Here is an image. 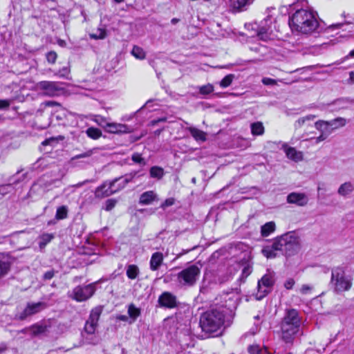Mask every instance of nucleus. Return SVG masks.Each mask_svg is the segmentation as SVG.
Here are the masks:
<instances>
[{
	"mask_svg": "<svg viewBox=\"0 0 354 354\" xmlns=\"http://www.w3.org/2000/svg\"><path fill=\"white\" fill-rule=\"evenodd\" d=\"M346 124V120L342 117H338L335 119L328 121L329 127H331V130L338 129L339 127H344Z\"/></svg>",
	"mask_w": 354,
	"mask_h": 354,
	"instance_id": "a878e982",
	"label": "nucleus"
},
{
	"mask_svg": "<svg viewBox=\"0 0 354 354\" xmlns=\"http://www.w3.org/2000/svg\"><path fill=\"white\" fill-rule=\"evenodd\" d=\"M354 190V185L351 182H346L340 185L337 193L342 196H346Z\"/></svg>",
	"mask_w": 354,
	"mask_h": 354,
	"instance_id": "5701e85b",
	"label": "nucleus"
},
{
	"mask_svg": "<svg viewBox=\"0 0 354 354\" xmlns=\"http://www.w3.org/2000/svg\"><path fill=\"white\" fill-rule=\"evenodd\" d=\"M301 317L299 312L294 308L286 309L280 322L281 337L286 343H292L295 335L299 331Z\"/></svg>",
	"mask_w": 354,
	"mask_h": 354,
	"instance_id": "7ed1b4c3",
	"label": "nucleus"
},
{
	"mask_svg": "<svg viewBox=\"0 0 354 354\" xmlns=\"http://www.w3.org/2000/svg\"><path fill=\"white\" fill-rule=\"evenodd\" d=\"M131 159L136 163H138V164L142 165H145V160L143 158L141 157V155L140 153H133L132 155Z\"/></svg>",
	"mask_w": 354,
	"mask_h": 354,
	"instance_id": "49530a36",
	"label": "nucleus"
},
{
	"mask_svg": "<svg viewBox=\"0 0 354 354\" xmlns=\"http://www.w3.org/2000/svg\"><path fill=\"white\" fill-rule=\"evenodd\" d=\"M294 284H295L294 279L290 278L286 281V282L284 283V287L286 289L290 290V289L292 288Z\"/></svg>",
	"mask_w": 354,
	"mask_h": 354,
	"instance_id": "3c124183",
	"label": "nucleus"
},
{
	"mask_svg": "<svg viewBox=\"0 0 354 354\" xmlns=\"http://www.w3.org/2000/svg\"><path fill=\"white\" fill-rule=\"evenodd\" d=\"M310 290V287L308 285H303L301 288V292L302 294H306L308 290Z\"/></svg>",
	"mask_w": 354,
	"mask_h": 354,
	"instance_id": "bf43d9fd",
	"label": "nucleus"
},
{
	"mask_svg": "<svg viewBox=\"0 0 354 354\" xmlns=\"http://www.w3.org/2000/svg\"><path fill=\"white\" fill-rule=\"evenodd\" d=\"M116 319L123 322H129V318L127 315H118L116 317Z\"/></svg>",
	"mask_w": 354,
	"mask_h": 354,
	"instance_id": "052dcab7",
	"label": "nucleus"
},
{
	"mask_svg": "<svg viewBox=\"0 0 354 354\" xmlns=\"http://www.w3.org/2000/svg\"><path fill=\"white\" fill-rule=\"evenodd\" d=\"M342 25H343V24L338 23V24H336L331 25L329 28H340L341 26H342Z\"/></svg>",
	"mask_w": 354,
	"mask_h": 354,
	"instance_id": "69168bd1",
	"label": "nucleus"
},
{
	"mask_svg": "<svg viewBox=\"0 0 354 354\" xmlns=\"http://www.w3.org/2000/svg\"><path fill=\"white\" fill-rule=\"evenodd\" d=\"M254 0H230L232 6L239 10H244L253 3Z\"/></svg>",
	"mask_w": 354,
	"mask_h": 354,
	"instance_id": "cd10ccee",
	"label": "nucleus"
},
{
	"mask_svg": "<svg viewBox=\"0 0 354 354\" xmlns=\"http://www.w3.org/2000/svg\"><path fill=\"white\" fill-rule=\"evenodd\" d=\"M149 173L151 178L160 179L164 175V170L162 167L153 166L151 167Z\"/></svg>",
	"mask_w": 354,
	"mask_h": 354,
	"instance_id": "7c9ffc66",
	"label": "nucleus"
},
{
	"mask_svg": "<svg viewBox=\"0 0 354 354\" xmlns=\"http://www.w3.org/2000/svg\"><path fill=\"white\" fill-rule=\"evenodd\" d=\"M86 133L89 138L93 139H97L102 135L101 131L99 129L93 127L88 128L86 130Z\"/></svg>",
	"mask_w": 354,
	"mask_h": 354,
	"instance_id": "4c0bfd02",
	"label": "nucleus"
},
{
	"mask_svg": "<svg viewBox=\"0 0 354 354\" xmlns=\"http://www.w3.org/2000/svg\"><path fill=\"white\" fill-rule=\"evenodd\" d=\"M89 35L92 39H103L106 35V31L104 28H99L96 33H91Z\"/></svg>",
	"mask_w": 354,
	"mask_h": 354,
	"instance_id": "a18cd8bd",
	"label": "nucleus"
},
{
	"mask_svg": "<svg viewBox=\"0 0 354 354\" xmlns=\"http://www.w3.org/2000/svg\"><path fill=\"white\" fill-rule=\"evenodd\" d=\"M111 195V181H106L97 188L95 196L97 198L108 197Z\"/></svg>",
	"mask_w": 354,
	"mask_h": 354,
	"instance_id": "a211bd4d",
	"label": "nucleus"
},
{
	"mask_svg": "<svg viewBox=\"0 0 354 354\" xmlns=\"http://www.w3.org/2000/svg\"><path fill=\"white\" fill-rule=\"evenodd\" d=\"M328 134L329 133H322V134L319 136H318L317 138H315L316 139L315 142L319 143V142L326 140V138L328 137Z\"/></svg>",
	"mask_w": 354,
	"mask_h": 354,
	"instance_id": "4d7b16f0",
	"label": "nucleus"
},
{
	"mask_svg": "<svg viewBox=\"0 0 354 354\" xmlns=\"http://www.w3.org/2000/svg\"><path fill=\"white\" fill-rule=\"evenodd\" d=\"M352 100L348 97H341L335 100L331 103L328 104V109L331 111H337L341 109H345L348 107V105L352 104Z\"/></svg>",
	"mask_w": 354,
	"mask_h": 354,
	"instance_id": "dca6fc26",
	"label": "nucleus"
},
{
	"mask_svg": "<svg viewBox=\"0 0 354 354\" xmlns=\"http://www.w3.org/2000/svg\"><path fill=\"white\" fill-rule=\"evenodd\" d=\"M272 32V19L270 16H268L258 26L257 35L261 39L266 41Z\"/></svg>",
	"mask_w": 354,
	"mask_h": 354,
	"instance_id": "f8f14e48",
	"label": "nucleus"
},
{
	"mask_svg": "<svg viewBox=\"0 0 354 354\" xmlns=\"http://www.w3.org/2000/svg\"><path fill=\"white\" fill-rule=\"evenodd\" d=\"M163 261V256L161 252H155L152 254L150 260V268L151 270H157Z\"/></svg>",
	"mask_w": 354,
	"mask_h": 354,
	"instance_id": "6ab92c4d",
	"label": "nucleus"
},
{
	"mask_svg": "<svg viewBox=\"0 0 354 354\" xmlns=\"http://www.w3.org/2000/svg\"><path fill=\"white\" fill-rule=\"evenodd\" d=\"M275 223L270 221L264 224L261 227V234L262 236H268L275 230Z\"/></svg>",
	"mask_w": 354,
	"mask_h": 354,
	"instance_id": "bb28decb",
	"label": "nucleus"
},
{
	"mask_svg": "<svg viewBox=\"0 0 354 354\" xmlns=\"http://www.w3.org/2000/svg\"><path fill=\"white\" fill-rule=\"evenodd\" d=\"M287 202L303 207L308 203V198L304 193L292 192L287 196Z\"/></svg>",
	"mask_w": 354,
	"mask_h": 354,
	"instance_id": "2eb2a0df",
	"label": "nucleus"
},
{
	"mask_svg": "<svg viewBox=\"0 0 354 354\" xmlns=\"http://www.w3.org/2000/svg\"><path fill=\"white\" fill-rule=\"evenodd\" d=\"M248 351L250 354H266V348H261L258 345L250 346L248 348Z\"/></svg>",
	"mask_w": 354,
	"mask_h": 354,
	"instance_id": "ea45409f",
	"label": "nucleus"
},
{
	"mask_svg": "<svg viewBox=\"0 0 354 354\" xmlns=\"http://www.w3.org/2000/svg\"><path fill=\"white\" fill-rule=\"evenodd\" d=\"M53 235L52 234H43L39 237V245L40 249H43L45 248V246L51 241V240L53 239Z\"/></svg>",
	"mask_w": 354,
	"mask_h": 354,
	"instance_id": "473e14b6",
	"label": "nucleus"
},
{
	"mask_svg": "<svg viewBox=\"0 0 354 354\" xmlns=\"http://www.w3.org/2000/svg\"><path fill=\"white\" fill-rule=\"evenodd\" d=\"M158 302L160 307L174 308L178 306L176 297L170 292H164L158 297Z\"/></svg>",
	"mask_w": 354,
	"mask_h": 354,
	"instance_id": "4468645a",
	"label": "nucleus"
},
{
	"mask_svg": "<svg viewBox=\"0 0 354 354\" xmlns=\"http://www.w3.org/2000/svg\"><path fill=\"white\" fill-rule=\"evenodd\" d=\"M10 269V262L3 255L0 254V278L5 276Z\"/></svg>",
	"mask_w": 354,
	"mask_h": 354,
	"instance_id": "4be33fe9",
	"label": "nucleus"
},
{
	"mask_svg": "<svg viewBox=\"0 0 354 354\" xmlns=\"http://www.w3.org/2000/svg\"><path fill=\"white\" fill-rule=\"evenodd\" d=\"M288 24L292 31L302 34L319 32L322 29L317 19V13L300 9L289 17Z\"/></svg>",
	"mask_w": 354,
	"mask_h": 354,
	"instance_id": "f03ea898",
	"label": "nucleus"
},
{
	"mask_svg": "<svg viewBox=\"0 0 354 354\" xmlns=\"http://www.w3.org/2000/svg\"><path fill=\"white\" fill-rule=\"evenodd\" d=\"M252 264L250 261H248L242 270L241 279L244 281L252 273Z\"/></svg>",
	"mask_w": 354,
	"mask_h": 354,
	"instance_id": "e433bc0d",
	"label": "nucleus"
},
{
	"mask_svg": "<svg viewBox=\"0 0 354 354\" xmlns=\"http://www.w3.org/2000/svg\"><path fill=\"white\" fill-rule=\"evenodd\" d=\"M279 241L281 243V252L286 256L294 255L300 248L299 237L292 232L280 236Z\"/></svg>",
	"mask_w": 354,
	"mask_h": 354,
	"instance_id": "0eeeda50",
	"label": "nucleus"
},
{
	"mask_svg": "<svg viewBox=\"0 0 354 354\" xmlns=\"http://www.w3.org/2000/svg\"><path fill=\"white\" fill-rule=\"evenodd\" d=\"M252 133L255 136L262 135L264 132V127L261 122H257L251 124Z\"/></svg>",
	"mask_w": 354,
	"mask_h": 354,
	"instance_id": "2f4dec72",
	"label": "nucleus"
},
{
	"mask_svg": "<svg viewBox=\"0 0 354 354\" xmlns=\"http://www.w3.org/2000/svg\"><path fill=\"white\" fill-rule=\"evenodd\" d=\"M174 203V199L172 198H167L165 201V202L161 205L162 208H165L167 207L171 206Z\"/></svg>",
	"mask_w": 354,
	"mask_h": 354,
	"instance_id": "864d4df0",
	"label": "nucleus"
},
{
	"mask_svg": "<svg viewBox=\"0 0 354 354\" xmlns=\"http://www.w3.org/2000/svg\"><path fill=\"white\" fill-rule=\"evenodd\" d=\"M178 21H179V19H177V18H173V19L171 20V23L172 24H177Z\"/></svg>",
	"mask_w": 354,
	"mask_h": 354,
	"instance_id": "338daca9",
	"label": "nucleus"
},
{
	"mask_svg": "<svg viewBox=\"0 0 354 354\" xmlns=\"http://www.w3.org/2000/svg\"><path fill=\"white\" fill-rule=\"evenodd\" d=\"M262 83L266 86H274L277 84V80L270 78V77H263L261 80Z\"/></svg>",
	"mask_w": 354,
	"mask_h": 354,
	"instance_id": "09e8293b",
	"label": "nucleus"
},
{
	"mask_svg": "<svg viewBox=\"0 0 354 354\" xmlns=\"http://www.w3.org/2000/svg\"><path fill=\"white\" fill-rule=\"evenodd\" d=\"M142 136H130V141L131 142H136L140 139Z\"/></svg>",
	"mask_w": 354,
	"mask_h": 354,
	"instance_id": "e2e57ef3",
	"label": "nucleus"
},
{
	"mask_svg": "<svg viewBox=\"0 0 354 354\" xmlns=\"http://www.w3.org/2000/svg\"><path fill=\"white\" fill-rule=\"evenodd\" d=\"M47 61L50 64H54L57 59V54L54 51L48 52L46 54Z\"/></svg>",
	"mask_w": 354,
	"mask_h": 354,
	"instance_id": "de8ad7c7",
	"label": "nucleus"
},
{
	"mask_svg": "<svg viewBox=\"0 0 354 354\" xmlns=\"http://www.w3.org/2000/svg\"><path fill=\"white\" fill-rule=\"evenodd\" d=\"M230 301L232 305H215L201 315L199 324L203 332L212 335L222 328L225 315L236 308L234 301Z\"/></svg>",
	"mask_w": 354,
	"mask_h": 354,
	"instance_id": "f257e3e1",
	"label": "nucleus"
},
{
	"mask_svg": "<svg viewBox=\"0 0 354 354\" xmlns=\"http://www.w3.org/2000/svg\"><path fill=\"white\" fill-rule=\"evenodd\" d=\"M55 275L54 270H49L44 273V279L46 280L51 279Z\"/></svg>",
	"mask_w": 354,
	"mask_h": 354,
	"instance_id": "6e6d98bb",
	"label": "nucleus"
},
{
	"mask_svg": "<svg viewBox=\"0 0 354 354\" xmlns=\"http://www.w3.org/2000/svg\"><path fill=\"white\" fill-rule=\"evenodd\" d=\"M282 149L289 159L295 162L300 161L303 159V153L301 151H297L294 147H288L286 143L283 144Z\"/></svg>",
	"mask_w": 354,
	"mask_h": 354,
	"instance_id": "f3484780",
	"label": "nucleus"
},
{
	"mask_svg": "<svg viewBox=\"0 0 354 354\" xmlns=\"http://www.w3.org/2000/svg\"><path fill=\"white\" fill-rule=\"evenodd\" d=\"M347 57H354V49L352 50L348 55Z\"/></svg>",
	"mask_w": 354,
	"mask_h": 354,
	"instance_id": "774afa93",
	"label": "nucleus"
},
{
	"mask_svg": "<svg viewBox=\"0 0 354 354\" xmlns=\"http://www.w3.org/2000/svg\"><path fill=\"white\" fill-rule=\"evenodd\" d=\"M111 209V199H107L106 201V210L109 211Z\"/></svg>",
	"mask_w": 354,
	"mask_h": 354,
	"instance_id": "0e129e2a",
	"label": "nucleus"
},
{
	"mask_svg": "<svg viewBox=\"0 0 354 354\" xmlns=\"http://www.w3.org/2000/svg\"><path fill=\"white\" fill-rule=\"evenodd\" d=\"M200 274V268L196 265H192L176 274V281L180 287H192L196 283Z\"/></svg>",
	"mask_w": 354,
	"mask_h": 354,
	"instance_id": "423d86ee",
	"label": "nucleus"
},
{
	"mask_svg": "<svg viewBox=\"0 0 354 354\" xmlns=\"http://www.w3.org/2000/svg\"><path fill=\"white\" fill-rule=\"evenodd\" d=\"M12 101L10 100H0V109H8Z\"/></svg>",
	"mask_w": 354,
	"mask_h": 354,
	"instance_id": "8fccbe9b",
	"label": "nucleus"
},
{
	"mask_svg": "<svg viewBox=\"0 0 354 354\" xmlns=\"http://www.w3.org/2000/svg\"><path fill=\"white\" fill-rule=\"evenodd\" d=\"M68 216V208L65 205L60 206L57 207L56 214H55V218L57 220H62L64 219Z\"/></svg>",
	"mask_w": 354,
	"mask_h": 354,
	"instance_id": "72a5a7b5",
	"label": "nucleus"
},
{
	"mask_svg": "<svg viewBox=\"0 0 354 354\" xmlns=\"http://www.w3.org/2000/svg\"><path fill=\"white\" fill-rule=\"evenodd\" d=\"M97 325V323L91 322V321L87 320L85 324V326H84L85 331L88 334L94 333L95 331Z\"/></svg>",
	"mask_w": 354,
	"mask_h": 354,
	"instance_id": "79ce46f5",
	"label": "nucleus"
},
{
	"mask_svg": "<svg viewBox=\"0 0 354 354\" xmlns=\"http://www.w3.org/2000/svg\"><path fill=\"white\" fill-rule=\"evenodd\" d=\"M316 116L314 115H309L304 118L298 119L295 124V128H301L306 121L313 120Z\"/></svg>",
	"mask_w": 354,
	"mask_h": 354,
	"instance_id": "37998d69",
	"label": "nucleus"
},
{
	"mask_svg": "<svg viewBox=\"0 0 354 354\" xmlns=\"http://www.w3.org/2000/svg\"><path fill=\"white\" fill-rule=\"evenodd\" d=\"M37 86L44 95L51 97L57 95L62 89L59 83L49 81H41Z\"/></svg>",
	"mask_w": 354,
	"mask_h": 354,
	"instance_id": "9d476101",
	"label": "nucleus"
},
{
	"mask_svg": "<svg viewBox=\"0 0 354 354\" xmlns=\"http://www.w3.org/2000/svg\"><path fill=\"white\" fill-rule=\"evenodd\" d=\"M102 312V308L101 306L95 307V308H93L91 310L88 320L91 321V322L97 324L98 319L100 318V316Z\"/></svg>",
	"mask_w": 354,
	"mask_h": 354,
	"instance_id": "c85d7f7f",
	"label": "nucleus"
},
{
	"mask_svg": "<svg viewBox=\"0 0 354 354\" xmlns=\"http://www.w3.org/2000/svg\"><path fill=\"white\" fill-rule=\"evenodd\" d=\"M132 128L126 124L112 122V134L113 133H130Z\"/></svg>",
	"mask_w": 354,
	"mask_h": 354,
	"instance_id": "393cba45",
	"label": "nucleus"
},
{
	"mask_svg": "<svg viewBox=\"0 0 354 354\" xmlns=\"http://www.w3.org/2000/svg\"><path fill=\"white\" fill-rule=\"evenodd\" d=\"M139 269L136 265H129L127 268V276L131 279H135L139 274Z\"/></svg>",
	"mask_w": 354,
	"mask_h": 354,
	"instance_id": "c756f323",
	"label": "nucleus"
},
{
	"mask_svg": "<svg viewBox=\"0 0 354 354\" xmlns=\"http://www.w3.org/2000/svg\"><path fill=\"white\" fill-rule=\"evenodd\" d=\"M97 284V282H95L86 286H78L68 292V296L77 301H84L93 296Z\"/></svg>",
	"mask_w": 354,
	"mask_h": 354,
	"instance_id": "1a4fd4ad",
	"label": "nucleus"
},
{
	"mask_svg": "<svg viewBox=\"0 0 354 354\" xmlns=\"http://www.w3.org/2000/svg\"><path fill=\"white\" fill-rule=\"evenodd\" d=\"M214 91L213 85L207 84L199 87V93L203 95H209Z\"/></svg>",
	"mask_w": 354,
	"mask_h": 354,
	"instance_id": "a19ab883",
	"label": "nucleus"
},
{
	"mask_svg": "<svg viewBox=\"0 0 354 354\" xmlns=\"http://www.w3.org/2000/svg\"><path fill=\"white\" fill-rule=\"evenodd\" d=\"M235 75L234 74H228L225 76L219 82V85L222 88H227L231 85L232 81L234 80Z\"/></svg>",
	"mask_w": 354,
	"mask_h": 354,
	"instance_id": "c9c22d12",
	"label": "nucleus"
},
{
	"mask_svg": "<svg viewBox=\"0 0 354 354\" xmlns=\"http://www.w3.org/2000/svg\"><path fill=\"white\" fill-rule=\"evenodd\" d=\"M140 310L136 307V306L133 304H130L128 308V315H129V324H133L137 319V318L140 315Z\"/></svg>",
	"mask_w": 354,
	"mask_h": 354,
	"instance_id": "b1692460",
	"label": "nucleus"
},
{
	"mask_svg": "<svg viewBox=\"0 0 354 354\" xmlns=\"http://www.w3.org/2000/svg\"><path fill=\"white\" fill-rule=\"evenodd\" d=\"M187 129L196 141H206L207 134L205 132L193 127H189Z\"/></svg>",
	"mask_w": 354,
	"mask_h": 354,
	"instance_id": "412c9836",
	"label": "nucleus"
},
{
	"mask_svg": "<svg viewBox=\"0 0 354 354\" xmlns=\"http://www.w3.org/2000/svg\"><path fill=\"white\" fill-rule=\"evenodd\" d=\"M37 117L44 116L48 118L46 126H49L53 118L58 121L62 120L66 115V110L54 101H48L41 104L37 113Z\"/></svg>",
	"mask_w": 354,
	"mask_h": 354,
	"instance_id": "39448f33",
	"label": "nucleus"
},
{
	"mask_svg": "<svg viewBox=\"0 0 354 354\" xmlns=\"http://www.w3.org/2000/svg\"><path fill=\"white\" fill-rule=\"evenodd\" d=\"M275 283V274L273 272H268L264 274L257 283V291L255 297L257 300L263 299L272 290Z\"/></svg>",
	"mask_w": 354,
	"mask_h": 354,
	"instance_id": "6e6552de",
	"label": "nucleus"
},
{
	"mask_svg": "<svg viewBox=\"0 0 354 354\" xmlns=\"http://www.w3.org/2000/svg\"><path fill=\"white\" fill-rule=\"evenodd\" d=\"M166 120H167V118L162 117V118H158L156 120H151V124L152 126H155V125L158 124L159 122H164Z\"/></svg>",
	"mask_w": 354,
	"mask_h": 354,
	"instance_id": "13d9d810",
	"label": "nucleus"
},
{
	"mask_svg": "<svg viewBox=\"0 0 354 354\" xmlns=\"http://www.w3.org/2000/svg\"><path fill=\"white\" fill-rule=\"evenodd\" d=\"M333 290L340 293L349 290L353 285V278L347 275L342 267H335L331 270V279L330 282Z\"/></svg>",
	"mask_w": 354,
	"mask_h": 354,
	"instance_id": "20e7f679",
	"label": "nucleus"
},
{
	"mask_svg": "<svg viewBox=\"0 0 354 354\" xmlns=\"http://www.w3.org/2000/svg\"><path fill=\"white\" fill-rule=\"evenodd\" d=\"M131 54L136 58L139 59H143L145 57V53L143 50V49L137 46H133V48L131 50Z\"/></svg>",
	"mask_w": 354,
	"mask_h": 354,
	"instance_id": "58836bf2",
	"label": "nucleus"
},
{
	"mask_svg": "<svg viewBox=\"0 0 354 354\" xmlns=\"http://www.w3.org/2000/svg\"><path fill=\"white\" fill-rule=\"evenodd\" d=\"M32 329L34 334H39L44 332V328L41 326H34Z\"/></svg>",
	"mask_w": 354,
	"mask_h": 354,
	"instance_id": "603ef678",
	"label": "nucleus"
},
{
	"mask_svg": "<svg viewBox=\"0 0 354 354\" xmlns=\"http://www.w3.org/2000/svg\"><path fill=\"white\" fill-rule=\"evenodd\" d=\"M315 127L322 131V133H324V131H327L328 133H330L331 131H330L329 126L328 124V121L325 120H318L315 123Z\"/></svg>",
	"mask_w": 354,
	"mask_h": 354,
	"instance_id": "f704fd0d",
	"label": "nucleus"
},
{
	"mask_svg": "<svg viewBox=\"0 0 354 354\" xmlns=\"http://www.w3.org/2000/svg\"><path fill=\"white\" fill-rule=\"evenodd\" d=\"M278 252H281V243L279 241V236L264 245L261 250L263 256L268 259L277 257Z\"/></svg>",
	"mask_w": 354,
	"mask_h": 354,
	"instance_id": "9b49d317",
	"label": "nucleus"
},
{
	"mask_svg": "<svg viewBox=\"0 0 354 354\" xmlns=\"http://www.w3.org/2000/svg\"><path fill=\"white\" fill-rule=\"evenodd\" d=\"M157 196L153 191H147L142 193L139 199V203L141 205H149L156 200Z\"/></svg>",
	"mask_w": 354,
	"mask_h": 354,
	"instance_id": "aec40b11",
	"label": "nucleus"
},
{
	"mask_svg": "<svg viewBox=\"0 0 354 354\" xmlns=\"http://www.w3.org/2000/svg\"><path fill=\"white\" fill-rule=\"evenodd\" d=\"M90 155H91L90 152H86V153H81V154H79V155H77L76 156H75L74 159H78V158H81L88 157Z\"/></svg>",
	"mask_w": 354,
	"mask_h": 354,
	"instance_id": "680f3d73",
	"label": "nucleus"
},
{
	"mask_svg": "<svg viewBox=\"0 0 354 354\" xmlns=\"http://www.w3.org/2000/svg\"><path fill=\"white\" fill-rule=\"evenodd\" d=\"M46 307L47 304L45 302L28 303L24 311L19 315V318L24 319L29 316L41 312Z\"/></svg>",
	"mask_w": 354,
	"mask_h": 354,
	"instance_id": "ddd939ff",
	"label": "nucleus"
},
{
	"mask_svg": "<svg viewBox=\"0 0 354 354\" xmlns=\"http://www.w3.org/2000/svg\"><path fill=\"white\" fill-rule=\"evenodd\" d=\"M64 140V137L59 136L58 137H51L50 138L46 139L42 142V145H53L54 143L57 142L58 140Z\"/></svg>",
	"mask_w": 354,
	"mask_h": 354,
	"instance_id": "c03bdc74",
	"label": "nucleus"
},
{
	"mask_svg": "<svg viewBox=\"0 0 354 354\" xmlns=\"http://www.w3.org/2000/svg\"><path fill=\"white\" fill-rule=\"evenodd\" d=\"M10 185H5L0 186V194L2 195L6 194L8 192V189L11 188Z\"/></svg>",
	"mask_w": 354,
	"mask_h": 354,
	"instance_id": "5fc2aeb1",
	"label": "nucleus"
}]
</instances>
